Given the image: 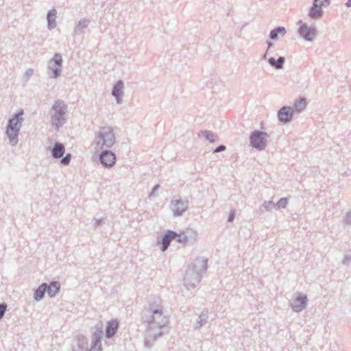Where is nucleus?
Segmentation results:
<instances>
[{
  "mask_svg": "<svg viewBox=\"0 0 351 351\" xmlns=\"http://www.w3.org/2000/svg\"><path fill=\"white\" fill-rule=\"evenodd\" d=\"M146 326L144 337L145 346L150 350L154 342L160 337L169 322L167 311L165 309L160 298L154 296L148 301V306L142 316Z\"/></svg>",
  "mask_w": 351,
  "mask_h": 351,
  "instance_id": "obj_1",
  "label": "nucleus"
},
{
  "mask_svg": "<svg viewBox=\"0 0 351 351\" xmlns=\"http://www.w3.org/2000/svg\"><path fill=\"white\" fill-rule=\"evenodd\" d=\"M207 266V259L202 257L197 258L189 265L184 278V285L188 290L195 288L199 283Z\"/></svg>",
  "mask_w": 351,
  "mask_h": 351,
  "instance_id": "obj_2",
  "label": "nucleus"
},
{
  "mask_svg": "<svg viewBox=\"0 0 351 351\" xmlns=\"http://www.w3.org/2000/svg\"><path fill=\"white\" fill-rule=\"evenodd\" d=\"M103 330L101 326H96L92 335L90 348L88 347V341L84 335H79L76 341V346L73 347V351H101Z\"/></svg>",
  "mask_w": 351,
  "mask_h": 351,
  "instance_id": "obj_3",
  "label": "nucleus"
},
{
  "mask_svg": "<svg viewBox=\"0 0 351 351\" xmlns=\"http://www.w3.org/2000/svg\"><path fill=\"white\" fill-rule=\"evenodd\" d=\"M67 113V104L63 100H56L50 110L51 125L56 130H58L66 123Z\"/></svg>",
  "mask_w": 351,
  "mask_h": 351,
  "instance_id": "obj_4",
  "label": "nucleus"
},
{
  "mask_svg": "<svg viewBox=\"0 0 351 351\" xmlns=\"http://www.w3.org/2000/svg\"><path fill=\"white\" fill-rule=\"evenodd\" d=\"M23 114V110L21 109L8 120L5 133L10 145L12 146L18 143V136L24 121Z\"/></svg>",
  "mask_w": 351,
  "mask_h": 351,
  "instance_id": "obj_5",
  "label": "nucleus"
},
{
  "mask_svg": "<svg viewBox=\"0 0 351 351\" xmlns=\"http://www.w3.org/2000/svg\"><path fill=\"white\" fill-rule=\"evenodd\" d=\"M96 149L102 150L104 148L112 147L115 143V135L112 128H103L95 136Z\"/></svg>",
  "mask_w": 351,
  "mask_h": 351,
  "instance_id": "obj_6",
  "label": "nucleus"
},
{
  "mask_svg": "<svg viewBox=\"0 0 351 351\" xmlns=\"http://www.w3.org/2000/svg\"><path fill=\"white\" fill-rule=\"evenodd\" d=\"M268 137L269 134L267 132L254 130L250 136V145L258 151L265 150L267 147V138Z\"/></svg>",
  "mask_w": 351,
  "mask_h": 351,
  "instance_id": "obj_7",
  "label": "nucleus"
},
{
  "mask_svg": "<svg viewBox=\"0 0 351 351\" xmlns=\"http://www.w3.org/2000/svg\"><path fill=\"white\" fill-rule=\"evenodd\" d=\"M62 67V56L56 53L54 54L53 59L49 62L47 69L49 75L51 78H57L61 74V69Z\"/></svg>",
  "mask_w": 351,
  "mask_h": 351,
  "instance_id": "obj_8",
  "label": "nucleus"
},
{
  "mask_svg": "<svg viewBox=\"0 0 351 351\" xmlns=\"http://www.w3.org/2000/svg\"><path fill=\"white\" fill-rule=\"evenodd\" d=\"M171 209L173 213V215L179 217L187 210L189 207V201L182 200L180 197H175L171 201Z\"/></svg>",
  "mask_w": 351,
  "mask_h": 351,
  "instance_id": "obj_9",
  "label": "nucleus"
},
{
  "mask_svg": "<svg viewBox=\"0 0 351 351\" xmlns=\"http://www.w3.org/2000/svg\"><path fill=\"white\" fill-rule=\"evenodd\" d=\"M298 23H302L298 29L300 35L306 41H313L317 36V29L315 26H308L306 23H302L300 21Z\"/></svg>",
  "mask_w": 351,
  "mask_h": 351,
  "instance_id": "obj_10",
  "label": "nucleus"
},
{
  "mask_svg": "<svg viewBox=\"0 0 351 351\" xmlns=\"http://www.w3.org/2000/svg\"><path fill=\"white\" fill-rule=\"evenodd\" d=\"M99 161L105 167H112L116 162L115 154L108 149H102L99 154Z\"/></svg>",
  "mask_w": 351,
  "mask_h": 351,
  "instance_id": "obj_11",
  "label": "nucleus"
},
{
  "mask_svg": "<svg viewBox=\"0 0 351 351\" xmlns=\"http://www.w3.org/2000/svg\"><path fill=\"white\" fill-rule=\"evenodd\" d=\"M293 114L291 107L283 106L278 111V119L280 122L287 123L291 121Z\"/></svg>",
  "mask_w": 351,
  "mask_h": 351,
  "instance_id": "obj_12",
  "label": "nucleus"
},
{
  "mask_svg": "<svg viewBox=\"0 0 351 351\" xmlns=\"http://www.w3.org/2000/svg\"><path fill=\"white\" fill-rule=\"evenodd\" d=\"M307 297L306 295L300 293L291 304V308L293 311L299 313L303 311L307 304Z\"/></svg>",
  "mask_w": 351,
  "mask_h": 351,
  "instance_id": "obj_13",
  "label": "nucleus"
},
{
  "mask_svg": "<svg viewBox=\"0 0 351 351\" xmlns=\"http://www.w3.org/2000/svg\"><path fill=\"white\" fill-rule=\"evenodd\" d=\"M177 232L173 230H167L161 239V250L165 252L167 250L171 241L174 240Z\"/></svg>",
  "mask_w": 351,
  "mask_h": 351,
  "instance_id": "obj_14",
  "label": "nucleus"
},
{
  "mask_svg": "<svg viewBox=\"0 0 351 351\" xmlns=\"http://www.w3.org/2000/svg\"><path fill=\"white\" fill-rule=\"evenodd\" d=\"M324 15V11L319 7H317V0L313 1V5L310 8L308 16L313 20H319Z\"/></svg>",
  "mask_w": 351,
  "mask_h": 351,
  "instance_id": "obj_15",
  "label": "nucleus"
},
{
  "mask_svg": "<svg viewBox=\"0 0 351 351\" xmlns=\"http://www.w3.org/2000/svg\"><path fill=\"white\" fill-rule=\"evenodd\" d=\"M118 327L119 322L117 320L112 319L108 322L105 330L106 337L107 338H111L114 336L117 331Z\"/></svg>",
  "mask_w": 351,
  "mask_h": 351,
  "instance_id": "obj_16",
  "label": "nucleus"
},
{
  "mask_svg": "<svg viewBox=\"0 0 351 351\" xmlns=\"http://www.w3.org/2000/svg\"><path fill=\"white\" fill-rule=\"evenodd\" d=\"M65 152L64 145L59 142L55 143L51 149V156L54 158H60Z\"/></svg>",
  "mask_w": 351,
  "mask_h": 351,
  "instance_id": "obj_17",
  "label": "nucleus"
},
{
  "mask_svg": "<svg viewBox=\"0 0 351 351\" xmlns=\"http://www.w3.org/2000/svg\"><path fill=\"white\" fill-rule=\"evenodd\" d=\"M90 20L83 18L81 19L74 27V34L75 35H81L84 33V29L89 25Z\"/></svg>",
  "mask_w": 351,
  "mask_h": 351,
  "instance_id": "obj_18",
  "label": "nucleus"
},
{
  "mask_svg": "<svg viewBox=\"0 0 351 351\" xmlns=\"http://www.w3.org/2000/svg\"><path fill=\"white\" fill-rule=\"evenodd\" d=\"M56 14L57 11L56 9H51L47 14V27L49 29L51 30L56 27Z\"/></svg>",
  "mask_w": 351,
  "mask_h": 351,
  "instance_id": "obj_19",
  "label": "nucleus"
},
{
  "mask_svg": "<svg viewBox=\"0 0 351 351\" xmlns=\"http://www.w3.org/2000/svg\"><path fill=\"white\" fill-rule=\"evenodd\" d=\"M48 285L47 283H42L34 291V298L36 301L41 300L44 297L45 294L47 292Z\"/></svg>",
  "mask_w": 351,
  "mask_h": 351,
  "instance_id": "obj_20",
  "label": "nucleus"
},
{
  "mask_svg": "<svg viewBox=\"0 0 351 351\" xmlns=\"http://www.w3.org/2000/svg\"><path fill=\"white\" fill-rule=\"evenodd\" d=\"M285 62V58L283 56H280L277 60L272 57L268 59L269 64L277 70L282 69Z\"/></svg>",
  "mask_w": 351,
  "mask_h": 351,
  "instance_id": "obj_21",
  "label": "nucleus"
},
{
  "mask_svg": "<svg viewBox=\"0 0 351 351\" xmlns=\"http://www.w3.org/2000/svg\"><path fill=\"white\" fill-rule=\"evenodd\" d=\"M306 104L307 102L305 98H300L294 102L291 110L293 113H300L305 109Z\"/></svg>",
  "mask_w": 351,
  "mask_h": 351,
  "instance_id": "obj_22",
  "label": "nucleus"
},
{
  "mask_svg": "<svg viewBox=\"0 0 351 351\" xmlns=\"http://www.w3.org/2000/svg\"><path fill=\"white\" fill-rule=\"evenodd\" d=\"M287 33L285 28L282 26H278L271 30L269 33V38L271 40H276L278 39L279 36H284Z\"/></svg>",
  "mask_w": 351,
  "mask_h": 351,
  "instance_id": "obj_23",
  "label": "nucleus"
},
{
  "mask_svg": "<svg viewBox=\"0 0 351 351\" xmlns=\"http://www.w3.org/2000/svg\"><path fill=\"white\" fill-rule=\"evenodd\" d=\"M47 290H46L47 294L49 297L52 298L54 297L60 289V286L58 282L57 281H53L49 285H48V288H47Z\"/></svg>",
  "mask_w": 351,
  "mask_h": 351,
  "instance_id": "obj_24",
  "label": "nucleus"
},
{
  "mask_svg": "<svg viewBox=\"0 0 351 351\" xmlns=\"http://www.w3.org/2000/svg\"><path fill=\"white\" fill-rule=\"evenodd\" d=\"M124 84L121 80H118L113 86L112 90V96H123Z\"/></svg>",
  "mask_w": 351,
  "mask_h": 351,
  "instance_id": "obj_25",
  "label": "nucleus"
},
{
  "mask_svg": "<svg viewBox=\"0 0 351 351\" xmlns=\"http://www.w3.org/2000/svg\"><path fill=\"white\" fill-rule=\"evenodd\" d=\"M200 133L206 140L208 141L211 143H213L219 140L217 134L210 130H202Z\"/></svg>",
  "mask_w": 351,
  "mask_h": 351,
  "instance_id": "obj_26",
  "label": "nucleus"
},
{
  "mask_svg": "<svg viewBox=\"0 0 351 351\" xmlns=\"http://www.w3.org/2000/svg\"><path fill=\"white\" fill-rule=\"evenodd\" d=\"M208 318L207 311H203L197 319L195 324V328H199L203 324H204Z\"/></svg>",
  "mask_w": 351,
  "mask_h": 351,
  "instance_id": "obj_27",
  "label": "nucleus"
},
{
  "mask_svg": "<svg viewBox=\"0 0 351 351\" xmlns=\"http://www.w3.org/2000/svg\"><path fill=\"white\" fill-rule=\"evenodd\" d=\"M289 203V199L287 197H282L276 204V208H285Z\"/></svg>",
  "mask_w": 351,
  "mask_h": 351,
  "instance_id": "obj_28",
  "label": "nucleus"
},
{
  "mask_svg": "<svg viewBox=\"0 0 351 351\" xmlns=\"http://www.w3.org/2000/svg\"><path fill=\"white\" fill-rule=\"evenodd\" d=\"M263 206L266 211H271L273 209L276 208V205L273 201H265L263 204Z\"/></svg>",
  "mask_w": 351,
  "mask_h": 351,
  "instance_id": "obj_29",
  "label": "nucleus"
},
{
  "mask_svg": "<svg viewBox=\"0 0 351 351\" xmlns=\"http://www.w3.org/2000/svg\"><path fill=\"white\" fill-rule=\"evenodd\" d=\"M174 240H176L178 243H182L188 241V237L184 233H177V235L176 237H175Z\"/></svg>",
  "mask_w": 351,
  "mask_h": 351,
  "instance_id": "obj_30",
  "label": "nucleus"
},
{
  "mask_svg": "<svg viewBox=\"0 0 351 351\" xmlns=\"http://www.w3.org/2000/svg\"><path fill=\"white\" fill-rule=\"evenodd\" d=\"M71 160V154H67L65 156L62 158V159L60 160V162L62 165H67L69 164Z\"/></svg>",
  "mask_w": 351,
  "mask_h": 351,
  "instance_id": "obj_31",
  "label": "nucleus"
},
{
  "mask_svg": "<svg viewBox=\"0 0 351 351\" xmlns=\"http://www.w3.org/2000/svg\"><path fill=\"white\" fill-rule=\"evenodd\" d=\"M7 309V304L4 302L0 304V320L3 318Z\"/></svg>",
  "mask_w": 351,
  "mask_h": 351,
  "instance_id": "obj_32",
  "label": "nucleus"
},
{
  "mask_svg": "<svg viewBox=\"0 0 351 351\" xmlns=\"http://www.w3.org/2000/svg\"><path fill=\"white\" fill-rule=\"evenodd\" d=\"M343 223L346 225H351V211L346 214L343 219Z\"/></svg>",
  "mask_w": 351,
  "mask_h": 351,
  "instance_id": "obj_33",
  "label": "nucleus"
},
{
  "mask_svg": "<svg viewBox=\"0 0 351 351\" xmlns=\"http://www.w3.org/2000/svg\"><path fill=\"white\" fill-rule=\"evenodd\" d=\"M351 262V256L350 255H345L344 258L342 261V263L345 265H349Z\"/></svg>",
  "mask_w": 351,
  "mask_h": 351,
  "instance_id": "obj_34",
  "label": "nucleus"
},
{
  "mask_svg": "<svg viewBox=\"0 0 351 351\" xmlns=\"http://www.w3.org/2000/svg\"><path fill=\"white\" fill-rule=\"evenodd\" d=\"M226 149V147L223 145H220L218 147H217L214 150L213 153H219L223 151H225Z\"/></svg>",
  "mask_w": 351,
  "mask_h": 351,
  "instance_id": "obj_35",
  "label": "nucleus"
},
{
  "mask_svg": "<svg viewBox=\"0 0 351 351\" xmlns=\"http://www.w3.org/2000/svg\"><path fill=\"white\" fill-rule=\"evenodd\" d=\"M93 221H94L93 225L95 227H97L104 223V221L103 219L94 218Z\"/></svg>",
  "mask_w": 351,
  "mask_h": 351,
  "instance_id": "obj_36",
  "label": "nucleus"
},
{
  "mask_svg": "<svg viewBox=\"0 0 351 351\" xmlns=\"http://www.w3.org/2000/svg\"><path fill=\"white\" fill-rule=\"evenodd\" d=\"M160 188V185L159 184H156L153 188H152V190L149 195V197H155L156 196V191L158 190V189Z\"/></svg>",
  "mask_w": 351,
  "mask_h": 351,
  "instance_id": "obj_37",
  "label": "nucleus"
},
{
  "mask_svg": "<svg viewBox=\"0 0 351 351\" xmlns=\"http://www.w3.org/2000/svg\"><path fill=\"white\" fill-rule=\"evenodd\" d=\"M235 218V214L234 212H230L229 215H228V221H230V222H232L234 221Z\"/></svg>",
  "mask_w": 351,
  "mask_h": 351,
  "instance_id": "obj_38",
  "label": "nucleus"
},
{
  "mask_svg": "<svg viewBox=\"0 0 351 351\" xmlns=\"http://www.w3.org/2000/svg\"><path fill=\"white\" fill-rule=\"evenodd\" d=\"M34 71L32 69H29L25 72V76L27 77V80L33 75Z\"/></svg>",
  "mask_w": 351,
  "mask_h": 351,
  "instance_id": "obj_39",
  "label": "nucleus"
},
{
  "mask_svg": "<svg viewBox=\"0 0 351 351\" xmlns=\"http://www.w3.org/2000/svg\"><path fill=\"white\" fill-rule=\"evenodd\" d=\"M115 99H116V101L118 104H121L122 102H123V99H122V97L123 96H113Z\"/></svg>",
  "mask_w": 351,
  "mask_h": 351,
  "instance_id": "obj_40",
  "label": "nucleus"
},
{
  "mask_svg": "<svg viewBox=\"0 0 351 351\" xmlns=\"http://www.w3.org/2000/svg\"><path fill=\"white\" fill-rule=\"evenodd\" d=\"M266 43H267V51H268L269 49H271L273 47L274 45L269 40H267Z\"/></svg>",
  "mask_w": 351,
  "mask_h": 351,
  "instance_id": "obj_41",
  "label": "nucleus"
},
{
  "mask_svg": "<svg viewBox=\"0 0 351 351\" xmlns=\"http://www.w3.org/2000/svg\"><path fill=\"white\" fill-rule=\"evenodd\" d=\"M346 5L348 8H351V0H348L347 2L346 3Z\"/></svg>",
  "mask_w": 351,
  "mask_h": 351,
  "instance_id": "obj_42",
  "label": "nucleus"
},
{
  "mask_svg": "<svg viewBox=\"0 0 351 351\" xmlns=\"http://www.w3.org/2000/svg\"><path fill=\"white\" fill-rule=\"evenodd\" d=\"M267 54H268V51H267L264 53V55L263 56V58L264 60H266V59L267 58Z\"/></svg>",
  "mask_w": 351,
  "mask_h": 351,
  "instance_id": "obj_43",
  "label": "nucleus"
}]
</instances>
